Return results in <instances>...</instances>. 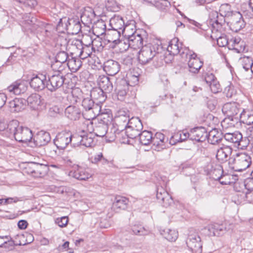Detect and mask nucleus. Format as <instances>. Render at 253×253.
<instances>
[{"instance_id": "obj_3", "label": "nucleus", "mask_w": 253, "mask_h": 253, "mask_svg": "<svg viewBox=\"0 0 253 253\" xmlns=\"http://www.w3.org/2000/svg\"><path fill=\"white\" fill-rule=\"evenodd\" d=\"M82 106L84 111L83 115L86 120H90L95 118L101 112V106L94 103L92 98L87 97L83 99Z\"/></svg>"}, {"instance_id": "obj_18", "label": "nucleus", "mask_w": 253, "mask_h": 253, "mask_svg": "<svg viewBox=\"0 0 253 253\" xmlns=\"http://www.w3.org/2000/svg\"><path fill=\"white\" fill-rule=\"evenodd\" d=\"M125 36L128 37V39L129 40V44H125L126 47H125V49H127L130 46H132L133 48L135 49L137 48H141L144 46H143V39L140 35L137 34L135 35L133 34L130 35L127 33H125Z\"/></svg>"}, {"instance_id": "obj_13", "label": "nucleus", "mask_w": 253, "mask_h": 253, "mask_svg": "<svg viewBox=\"0 0 253 253\" xmlns=\"http://www.w3.org/2000/svg\"><path fill=\"white\" fill-rule=\"evenodd\" d=\"M27 83L24 80H19L13 82L7 87V89L15 95L24 93L27 89Z\"/></svg>"}, {"instance_id": "obj_41", "label": "nucleus", "mask_w": 253, "mask_h": 253, "mask_svg": "<svg viewBox=\"0 0 253 253\" xmlns=\"http://www.w3.org/2000/svg\"><path fill=\"white\" fill-rule=\"evenodd\" d=\"M220 230L219 231L215 228V226L213 225H209L208 226L202 229L201 231V235L211 237L212 236L218 237L220 236Z\"/></svg>"}, {"instance_id": "obj_39", "label": "nucleus", "mask_w": 253, "mask_h": 253, "mask_svg": "<svg viewBox=\"0 0 253 253\" xmlns=\"http://www.w3.org/2000/svg\"><path fill=\"white\" fill-rule=\"evenodd\" d=\"M222 139V135L221 132L217 129H213L208 133L207 140L211 144H216L220 142Z\"/></svg>"}, {"instance_id": "obj_34", "label": "nucleus", "mask_w": 253, "mask_h": 253, "mask_svg": "<svg viewBox=\"0 0 253 253\" xmlns=\"http://www.w3.org/2000/svg\"><path fill=\"white\" fill-rule=\"evenodd\" d=\"M65 115L71 120H77L80 117L81 111L78 107L70 105L65 109Z\"/></svg>"}, {"instance_id": "obj_32", "label": "nucleus", "mask_w": 253, "mask_h": 253, "mask_svg": "<svg viewBox=\"0 0 253 253\" xmlns=\"http://www.w3.org/2000/svg\"><path fill=\"white\" fill-rule=\"evenodd\" d=\"M224 139L228 142L233 143L235 146L239 147L243 138L242 134L239 131L233 133H226L224 135Z\"/></svg>"}, {"instance_id": "obj_35", "label": "nucleus", "mask_w": 253, "mask_h": 253, "mask_svg": "<svg viewBox=\"0 0 253 253\" xmlns=\"http://www.w3.org/2000/svg\"><path fill=\"white\" fill-rule=\"evenodd\" d=\"M26 22L31 30L37 33H40L42 28L45 27V23L39 21L33 17L26 20Z\"/></svg>"}, {"instance_id": "obj_8", "label": "nucleus", "mask_w": 253, "mask_h": 253, "mask_svg": "<svg viewBox=\"0 0 253 253\" xmlns=\"http://www.w3.org/2000/svg\"><path fill=\"white\" fill-rule=\"evenodd\" d=\"M64 29L68 31L73 35H76L81 31V24L78 19H68L67 20L66 18L60 19L58 25H57V29L61 32H63L61 27H63Z\"/></svg>"}, {"instance_id": "obj_58", "label": "nucleus", "mask_w": 253, "mask_h": 253, "mask_svg": "<svg viewBox=\"0 0 253 253\" xmlns=\"http://www.w3.org/2000/svg\"><path fill=\"white\" fill-rule=\"evenodd\" d=\"M229 49H232L235 51L237 53H240L243 52L245 49V45L243 41L242 42V43H238L236 44H229Z\"/></svg>"}, {"instance_id": "obj_54", "label": "nucleus", "mask_w": 253, "mask_h": 253, "mask_svg": "<svg viewBox=\"0 0 253 253\" xmlns=\"http://www.w3.org/2000/svg\"><path fill=\"white\" fill-rule=\"evenodd\" d=\"M240 61L243 68L246 70L248 71L253 65V61L251 57L249 56H244L240 58Z\"/></svg>"}, {"instance_id": "obj_36", "label": "nucleus", "mask_w": 253, "mask_h": 253, "mask_svg": "<svg viewBox=\"0 0 253 253\" xmlns=\"http://www.w3.org/2000/svg\"><path fill=\"white\" fill-rule=\"evenodd\" d=\"M118 127V126L112 124L110 129L107 130V133L105 136L108 141L112 142L115 140L117 135H119L120 134L123 135L124 133H122L123 129L120 130Z\"/></svg>"}, {"instance_id": "obj_45", "label": "nucleus", "mask_w": 253, "mask_h": 253, "mask_svg": "<svg viewBox=\"0 0 253 253\" xmlns=\"http://www.w3.org/2000/svg\"><path fill=\"white\" fill-rule=\"evenodd\" d=\"M138 136L140 143L143 145H148L153 142V134L151 131L144 130Z\"/></svg>"}, {"instance_id": "obj_59", "label": "nucleus", "mask_w": 253, "mask_h": 253, "mask_svg": "<svg viewBox=\"0 0 253 253\" xmlns=\"http://www.w3.org/2000/svg\"><path fill=\"white\" fill-rule=\"evenodd\" d=\"M170 5V2L168 0H160L155 3L156 7L161 10L166 9Z\"/></svg>"}, {"instance_id": "obj_26", "label": "nucleus", "mask_w": 253, "mask_h": 253, "mask_svg": "<svg viewBox=\"0 0 253 253\" xmlns=\"http://www.w3.org/2000/svg\"><path fill=\"white\" fill-rule=\"evenodd\" d=\"M89 40L88 43H84L83 48L80 51L79 57L80 58L84 59L90 56L93 51H94V48L93 47V41L91 38L88 36L84 38V40Z\"/></svg>"}, {"instance_id": "obj_25", "label": "nucleus", "mask_w": 253, "mask_h": 253, "mask_svg": "<svg viewBox=\"0 0 253 253\" xmlns=\"http://www.w3.org/2000/svg\"><path fill=\"white\" fill-rule=\"evenodd\" d=\"M69 56L68 53L64 50L59 51L55 57V62L51 64V68L53 70L58 69L61 66L63 69V65L66 64L68 62Z\"/></svg>"}, {"instance_id": "obj_47", "label": "nucleus", "mask_w": 253, "mask_h": 253, "mask_svg": "<svg viewBox=\"0 0 253 253\" xmlns=\"http://www.w3.org/2000/svg\"><path fill=\"white\" fill-rule=\"evenodd\" d=\"M93 30L97 36L105 35L107 29L105 22L102 19L98 20L93 25Z\"/></svg>"}, {"instance_id": "obj_48", "label": "nucleus", "mask_w": 253, "mask_h": 253, "mask_svg": "<svg viewBox=\"0 0 253 253\" xmlns=\"http://www.w3.org/2000/svg\"><path fill=\"white\" fill-rule=\"evenodd\" d=\"M214 33L212 31V33L211 34V38L212 40H216L217 42V44L220 47H224L226 45H228V47L229 48V41L227 38V37L225 35H220L219 36H216L214 35Z\"/></svg>"}, {"instance_id": "obj_14", "label": "nucleus", "mask_w": 253, "mask_h": 253, "mask_svg": "<svg viewBox=\"0 0 253 253\" xmlns=\"http://www.w3.org/2000/svg\"><path fill=\"white\" fill-rule=\"evenodd\" d=\"M29 168H32V171H28V173L32 174L35 177H41L46 174L47 168L46 165L36 162L29 164Z\"/></svg>"}, {"instance_id": "obj_22", "label": "nucleus", "mask_w": 253, "mask_h": 253, "mask_svg": "<svg viewBox=\"0 0 253 253\" xmlns=\"http://www.w3.org/2000/svg\"><path fill=\"white\" fill-rule=\"evenodd\" d=\"M103 70L109 76H113L120 70L119 63L113 60H109L104 62Z\"/></svg>"}, {"instance_id": "obj_61", "label": "nucleus", "mask_w": 253, "mask_h": 253, "mask_svg": "<svg viewBox=\"0 0 253 253\" xmlns=\"http://www.w3.org/2000/svg\"><path fill=\"white\" fill-rule=\"evenodd\" d=\"M68 222V218L67 216H62L61 217L57 218L55 220V223L61 227L66 226Z\"/></svg>"}, {"instance_id": "obj_52", "label": "nucleus", "mask_w": 253, "mask_h": 253, "mask_svg": "<svg viewBox=\"0 0 253 253\" xmlns=\"http://www.w3.org/2000/svg\"><path fill=\"white\" fill-rule=\"evenodd\" d=\"M70 42H68L66 37L63 36H58L56 39V46L60 48L61 50L66 49Z\"/></svg>"}, {"instance_id": "obj_62", "label": "nucleus", "mask_w": 253, "mask_h": 253, "mask_svg": "<svg viewBox=\"0 0 253 253\" xmlns=\"http://www.w3.org/2000/svg\"><path fill=\"white\" fill-rule=\"evenodd\" d=\"M126 82V80L125 79H122L120 81L118 82L117 83V85L116 88H118L119 86L121 88V90H128L129 89V86H130Z\"/></svg>"}, {"instance_id": "obj_46", "label": "nucleus", "mask_w": 253, "mask_h": 253, "mask_svg": "<svg viewBox=\"0 0 253 253\" xmlns=\"http://www.w3.org/2000/svg\"><path fill=\"white\" fill-rule=\"evenodd\" d=\"M77 138L79 141L76 144L80 143V145L84 146L86 147H91L93 144V139L90 134H84L81 136L75 137V139Z\"/></svg>"}, {"instance_id": "obj_24", "label": "nucleus", "mask_w": 253, "mask_h": 253, "mask_svg": "<svg viewBox=\"0 0 253 253\" xmlns=\"http://www.w3.org/2000/svg\"><path fill=\"white\" fill-rule=\"evenodd\" d=\"M44 81L46 80L45 75L39 74L33 77L30 82L31 87L36 90H42L46 86Z\"/></svg>"}, {"instance_id": "obj_10", "label": "nucleus", "mask_w": 253, "mask_h": 253, "mask_svg": "<svg viewBox=\"0 0 253 253\" xmlns=\"http://www.w3.org/2000/svg\"><path fill=\"white\" fill-rule=\"evenodd\" d=\"M71 142V134L65 132L58 133L54 140V144L59 149H65Z\"/></svg>"}, {"instance_id": "obj_20", "label": "nucleus", "mask_w": 253, "mask_h": 253, "mask_svg": "<svg viewBox=\"0 0 253 253\" xmlns=\"http://www.w3.org/2000/svg\"><path fill=\"white\" fill-rule=\"evenodd\" d=\"M129 114V111L126 109H122L119 110L115 118V125L118 126H123L125 127L130 120Z\"/></svg>"}, {"instance_id": "obj_7", "label": "nucleus", "mask_w": 253, "mask_h": 253, "mask_svg": "<svg viewBox=\"0 0 253 253\" xmlns=\"http://www.w3.org/2000/svg\"><path fill=\"white\" fill-rule=\"evenodd\" d=\"M158 58V52L155 47L149 44L142 47L138 52V59L139 63L143 65L149 64L153 60Z\"/></svg>"}, {"instance_id": "obj_33", "label": "nucleus", "mask_w": 253, "mask_h": 253, "mask_svg": "<svg viewBox=\"0 0 253 253\" xmlns=\"http://www.w3.org/2000/svg\"><path fill=\"white\" fill-rule=\"evenodd\" d=\"M188 238L186 241V244L188 247L194 253H202V244L201 242V238Z\"/></svg>"}, {"instance_id": "obj_38", "label": "nucleus", "mask_w": 253, "mask_h": 253, "mask_svg": "<svg viewBox=\"0 0 253 253\" xmlns=\"http://www.w3.org/2000/svg\"><path fill=\"white\" fill-rule=\"evenodd\" d=\"M41 96L38 94H32L29 96L26 103L33 110H38L41 106Z\"/></svg>"}, {"instance_id": "obj_12", "label": "nucleus", "mask_w": 253, "mask_h": 253, "mask_svg": "<svg viewBox=\"0 0 253 253\" xmlns=\"http://www.w3.org/2000/svg\"><path fill=\"white\" fill-rule=\"evenodd\" d=\"M109 26L111 28L123 32V35L125 36V33H127V29L128 27L127 25H125V22L122 16L120 15H115L110 20Z\"/></svg>"}, {"instance_id": "obj_23", "label": "nucleus", "mask_w": 253, "mask_h": 253, "mask_svg": "<svg viewBox=\"0 0 253 253\" xmlns=\"http://www.w3.org/2000/svg\"><path fill=\"white\" fill-rule=\"evenodd\" d=\"M10 111L17 113L23 110L26 106V101L24 98H15L10 101L8 103Z\"/></svg>"}, {"instance_id": "obj_19", "label": "nucleus", "mask_w": 253, "mask_h": 253, "mask_svg": "<svg viewBox=\"0 0 253 253\" xmlns=\"http://www.w3.org/2000/svg\"><path fill=\"white\" fill-rule=\"evenodd\" d=\"M129 200L125 197L117 196L113 203L112 209L116 212L126 210L128 207Z\"/></svg>"}, {"instance_id": "obj_44", "label": "nucleus", "mask_w": 253, "mask_h": 253, "mask_svg": "<svg viewBox=\"0 0 253 253\" xmlns=\"http://www.w3.org/2000/svg\"><path fill=\"white\" fill-rule=\"evenodd\" d=\"M104 91L100 88H95L92 89L90 91V97L94 99L98 100L99 102H104L106 98V94Z\"/></svg>"}, {"instance_id": "obj_37", "label": "nucleus", "mask_w": 253, "mask_h": 253, "mask_svg": "<svg viewBox=\"0 0 253 253\" xmlns=\"http://www.w3.org/2000/svg\"><path fill=\"white\" fill-rule=\"evenodd\" d=\"M241 123L247 125L253 124V111L249 109H243L240 115Z\"/></svg>"}, {"instance_id": "obj_60", "label": "nucleus", "mask_w": 253, "mask_h": 253, "mask_svg": "<svg viewBox=\"0 0 253 253\" xmlns=\"http://www.w3.org/2000/svg\"><path fill=\"white\" fill-rule=\"evenodd\" d=\"M121 87L119 86L118 88H116V91L117 94L118 99L121 101H124L126 96L127 95L128 90H121Z\"/></svg>"}, {"instance_id": "obj_11", "label": "nucleus", "mask_w": 253, "mask_h": 253, "mask_svg": "<svg viewBox=\"0 0 253 253\" xmlns=\"http://www.w3.org/2000/svg\"><path fill=\"white\" fill-rule=\"evenodd\" d=\"M245 26L246 23L240 12H236L231 16L230 27L232 31L238 32L245 28Z\"/></svg>"}, {"instance_id": "obj_57", "label": "nucleus", "mask_w": 253, "mask_h": 253, "mask_svg": "<svg viewBox=\"0 0 253 253\" xmlns=\"http://www.w3.org/2000/svg\"><path fill=\"white\" fill-rule=\"evenodd\" d=\"M202 78L209 85L216 80L213 74L206 72L203 73Z\"/></svg>"}, {"instance_id": "obj_40", "label": "nucleus", "mask_w": 253, "mask_h": 253, "mask_svg": "<svg viewBox=\"0 0 253 253\" xmlns=\"http://www.w3.org/2000/svg\"><path fill=\"white\" fill-rule=\"evenodd\" d=\"M216 167L213 169H211L209 172L211 176L215 179L218 180L222 185H227L230 183L229 181H222V174L223 173V169L220 165L216 166Z\"/></svg>"}, {"instance_id": "obj_16", "label": "nucleus", "mask_w": 253, "mask_h": 253, "mask_svg": "<svg viewBox=\"0 0 253 253\" xmlns=\"http://www.w3.org/2000/svg\"><path fill=\"white\" fill-rule=\"evenodd\" d=\"M191 140L204 142L208 137V132L205 127L200 126L191 129Z\"/></svg>"}, {"instance_id": "obj_6", "label": "nucleus", "mask_w": 253, "mask_h": 253, "mask_svg": "<svg viewBox=\"0 0 253 253\" xmlns=\"http://www.w3.org/2000/svg\"><path fill=\"white\" fill-rule=\"evenodd\" d=\"M122 133L125 134L127 138L135 139L141 132L143 125L141 120L137 117H132L128 124L125 127Z\"/></svg>"}, {"instance_id": "obj_51", "label": "nucleus", "mask_w": 253, "mask_h": 253, "mask_svg": "<svg viewBox=\"0 0 253 253\" xmlns=\"http://www.w3.org/2000/svg\"><path fill=\"white\" fill-rule=\"evenodd\" d=\"M139 74L138 73L130 72L127 75L126 82L129 83V85L131 86L136 85L139 81Z\"/></svg>"}, {"instance_id": "obj_2", "label": "nucleus", "mask_w": 253, "mask_h": 253, "mask_svg": "<svg viewBox=\"0 0 253 253\" xmlns=\"http://www.w3.org/2000/svg\"><path fill=\"white\" fill-rule=\"evenodd\" d=\"M180 56L183 62H188L189 71L191 73H198L203 65V62L197 57V54L188 48H184Z\"/></svg>"}, {"instance_id": "obj_28", "label": "nucleus", "mask_w": 253, "mask_h": 253, "mask_svg": "<svg viewBox=\"0 0 253 253\" xmlns=\"http://www.w3.org/2000/svg\"><path fill=\"white\" fill-rule=\"evenodd\" d=\"M232 152V149L229 146L221 147L217 150L216 158L221 163L229 160V157Z\"/></svg>"}, {"instance_id": "obj_1", "label": "nucleus", "mask_w": 253, "mask_h": 253, "mask_svg": "<svg viewBox=\"0 0 253 253\" xmlns=\"http://www.w3.org/2000/svg\"><path fill=\"white\" fill-rule=\"evenodd\" d=\"M7 129L13 134L17 141L21 143L30 142L33 137L32 130L27 127L19 126L18 121L15 120L9 123Z\"/></svg>"}, {"instance_id": "obj_50", "label": "nucleus", "mask_w": 253, "mask_h": 253, "mask_svg": "<svg viewBox=\"0 0 253 253\" xmlns=\"http://www.w3.org/2000/svg\"><path fill=\"white\" fill-rule=\"evenodd\" d=\"M165 135L161 132H157L154 137H153V143L159 148H162L164 146Z\"/></svg>"}, {"instance_id": "obj_64", "label": "nucleus", "mask_w": 253, "mask_h": 253, "mask_svg": "<svg viewBox=\"0 0 253 253\" xmlns=\"http://www.w3.org/2000/svg\"><path fill=\"white\" fill-rule=\"evenodd\" d=\"M244 186L247 191L253 192V178L246 179L244 182Z\"/></svg>"}, {"instance_id": "obj_43", "label": "nucleus", "mask_w": 253, "mask_h": 253, "mask_svg": "<svg viewBox=\"0 0 253 253\" xmlns=\"http://www.w3.org/2000/svg\"><path fill=\"white\" fill-rule=\"evenodd\" d=\"M66 65L68 66L71 72H76L82 66V62L80 59L72 57L71 58H69Z\"/></svg>"}, {"instance_id": "obj_55", "label": "nucleus", "mask_w": 253, "mask_h": 253, "mask_svg": "<svg viewBox=\"0 0 253 253\" xmlns=\"http://www.w3.org/2000/svg\"><path fill=\"white\" fill-rule=\"evenodd\" d=\"M0 239H4L5 238H0ZM19 245V243L16 241H14L10 238V240L7 241H2L1 244H0V247H3L8 250H12L14 246Z\"/></svg>"}, {"instance_id": "obj_17", "label": "nucleus", "mask_w": 253, "mask_h": 253, "mask_svg": "<svg viewBox=\"0 0 253 253\" xmlns=\"http://www.w3.org/2000/svg\"><path fill=\"white\" fill-rule=\"evenodd\" d=\"M121 34L123 35V32L112 28H108L105 34L106 39L108 42H112L115 45H122V44L125 43V42L120 40Z\"/></svg>"}, {"instance_id": "obj_4", "label": "nucleus", "mask_w": 253, "mask_h": 253, "mask_svg": "<svg viewBox=\"0 0 253 253\" xmlns=\"http://www.w3.org/2000/svg\"><path fill=\"white\" fill-rule=\"evenodd\" d=\"M252 164L251 157L246 153L237 155L234 158H230L229 166L236 171H242L248 168Z\"/></svg>"}, {"instance_id": "obj_27", "label": "nucleus", "mask_w": 253, "mask_h": 253, "mask_svg": "<svg viewBox=\"0 0 253 253\" xmlns=\"http://www.w3.org/2000/svg\"><path fill=\"white\" fill-rule=\"evenodd\" d=\"M181 43H179V41L177 38H173L172 39L169 43L167 47V50L169 54L172 55H176L178 54L180 55V53L184 50L181 47Z\"/></svg>"}, {"instance_id": "obj_30", "label": "nucleus", "mask_w": 253, "mask_h": 253, "mask_svg": "<svg viewBox=\"0 0 253 253\" xmlns=\"http://www.w3.org/2000/svg\"><path fill=\"white\" fill-rule=\"evenodd\" d=\"M108 129V123L101 120L95 124L93 131L96 136L102 137L106 134Z\"/></svg>"}, {"instance_id": "obj_56", "label": "nucleus", "mask_w": 253, "mask_h": 253, "mask_svg": "<svg viewBox=\"0 0 253 253\" xmlns=\"http://www.w3.org/2000/svg\"><path fill=\"white\" fill-rule=\"evenodd\" d=\"M224 93L228 98H231L236 94V90L234 86L230 83L227 85L224 90Z\"/></svg>"}, {"instance_id": "obj_21", "label": "nucleus", "mask_w": 253, "mask_h": 253, "mask_svg": "<svg viewBox=\"0 0 253 253\" xmlns=\"http://www.w3.org/2000/svg\"><path fill=\"white\" fill-rule=\"evenodd\" d=\"M99 88L104 91L105 93H110L113 89L112 81L108 77L102 75L99 76L97 79Z\"/></svg>"}, {"instance_id": "obj_9", "label": "nucleus", "mask_w": 253, "mask_h": 253, "mask_svg": "<svg viewBox=\"0 0 253 253\" xmlns=\"http://www.w3.org/2000/svg\"><path fill=\"white\" fill-rule=\"evenodd\" d=\"M240 110V104L235 102L226 103L222 108L223 113L228 117V119L231 121H234L235 119L236 122L239 119L238 117L236 116L238 115ZM227 120V119L226 118L224 122Z\"/></svg>"}, {"instance_id": "obj_29", "label": "nucleus", "mask_w": 253, "mask_h": 253, "mask_svg": "<svg viewBox=\"0 0 253 253\" xmlns=\"http://www.w3.org/2000/svg\"><path fill=\"white\" fill-rule=\"evenodd\" d=\"M50 139V134L44 131L39 132L34 139L36 145L38 147L46 145Z\"/></svg>"}, {"instance_id": "obj_63", "label": "nucleus", "mask_w": 253, "mask_h": 253, "mask_svg": "<svg viewBox=\"0 0 253 253\" xmlns=\"http://www.w3.org/2000/svg\"><path fill=\"white\" fill-rule=\"evenodd\" d=\"M19 3H22L25 7H32L37 4L36 0H16Z\"/></svg>"}, {"instance_id": "obj_53", "label": "nucleus", "mask_w": 253, "mask_h": 253, "mask_svg": "<svg viewBox=\"0 0 253 253\" xmlns=\"http://www.w3.org/2000/svg\"><path fill=\"white\" fill-rule=\"evenodd\" d=\"M130 232H132V235L136 236H146L147 231L141 225H134L132 227Z\"/></svg>"}, {"instance_id": "obj_5", "label": "nucleus", "mask_w": 253, "mask_h": 253, "mask_svg": "<svg viewBox=\"0 0 253 253\" xmlns=\"http://www.w3.org/2000/svg\"><path fill=\"white\" fill-rule=\"evenodd\" d=\"M52 75L48 76L46 87L50 91L53 92L60 88L63 84L65 78L62 73V67L60 66Z\"/></svg>"}, {"instance_id": "obj_49", "label": "nucleus", "mask_w": 253, "mask_h": 253, "mask_svg": "<svg viewBox=\"0 0 253 253\" xmlns=\"http://www.w3.org/2000/svg\"><path fill=\"white\" fill-rule=\"evenodd\" d=\"M83 44V41L78 39H73L71 41V47H69V48L74 51V54L79 56ZM72 54H73V53H72Z\"/></svg>"}, {"instance_id": "obj_15", "label": "nucleus", "mask_w": 253, "mask_h": 253, "mask_svg": "<svg viewBox=\"0 0 253 253\" xmlns=\"http://www.w3.org/2000/svg\"><path fill=\"white\" fill-rule=\"evenodd\" d=\"M156 197L159 203L164 207H168L173 203L171 196L162 187H158Z\"/></svg>"}, {"instance_id": "obj_31", "label": "nucleus", "mask_w": 253, "mask_h": 253, "mask_svg": "<svg viewBox=\"0 0 253 253\" xmlns=\"http://www.w3.org/2000/svg\"><path fill=\"white\" fill-rule=\"evenodd\" d=\"M95 16L94 11L91 8L85 9L81 16V20L82 22L87 27L92 24Z\"/></svg>"}, {"instance_id": "obj_42", "label": "nucleus", "mask_w": 253, "mask_h": 253, "mask_svg": "<svg viewBox=\"0 0 253 253\" xmlns=\"http://www.w3.org/2000/svg\"><path fill=\"white\" fill-rule=\"evenodd\" d=\"M70 175L80 180H85L90 177V174L85 169L81 167L73 171H71Z\"/></svg>"}]
</instances>
